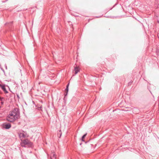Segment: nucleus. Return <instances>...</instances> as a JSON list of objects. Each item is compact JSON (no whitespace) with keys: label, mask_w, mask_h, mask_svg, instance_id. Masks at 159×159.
<instances>
[{"label":"nucleus","mask_w":159,"mask_h":159,"mask_svg":"<svg viewBox=\"0 0 159 159\" xmlns=\"http://www.w3.org/2000/svg\"><path fill=\"white\" fill-rule=\"evenodd\" d=\"M20 112L19 109L15 108L9 112L7 117V120L9 122H13L20 118Z\"/></svg>","instance_id":"f257e3e1"},{"label":"nucleus","mask_w":159,"mask_h":159,"mask_svg":"<svg viewBox=\"0 0 159 159\" xmlns=\"http://www.w3.org/2000/svg\"><path fill=\"white\" fill-rule=\"evenodd\" d=\"M21 146L23 147H26L27 145L28 147H31L32 145V143L27 139L24 140L21 143Z\"/></svg>","instance_id":"f03ea898"},{"label":"nucleus","mask_w":159,"mask_h":159,"mask_svg":"<svg viewBox=\"0 0 159 159\" xmlns=\"http://www.w3.org/2000/svg\"><path fill=\"white\" fill-rule=\"evenodd\" d=\"M4 128L6 129H9L11 127V125L10 123L4 124L3 125Z\"/></svg>","instance_id":"7ed1b4c3"},{"label":"nucleus","mask_w":159,"mask_h":159,"mask_svg":"<svg viewBox=\"0 0 159 159\" xmlns=\"http://www.w3.org/2000/svg\"><path fill=\"white\" fill-rule=\"evenodd\" d=\"M19 136L20 138H25L27 136V134L25 132H23L19 134Z\"/></svg>","instance_id":"20e7f679"},{"label":"nucleus","mask_w":159,"mask_h":159,"mask_svg":"<svg viewBox=\"0 0 159 159\" xmlns=\"http://www.w3.org/2000/svg\"><path fill=\"white\" fill-rule=\"evenodd\" d=\"M0 87L2 89L4 92L5 93H8L7 91V90L5 88V85H4L0 84Z\"/></svg>","instance_id":"39448f33"},{"label":"nucleus","mask_w":159,"mask_h":159,"mask_svg":"<svg viewBox=\"0 0 159 159\" xmlns=\"http://www.w3.org/2000/svg\"><path fill=\"white\" fill-rule=\"evenodd\" d=\"M50 157L51 159H56V155L53 151L51 153Z\"/></svg>","instance_id":"423d86ee"},{"label":"nucleus","mask_w":159,"mask_h":159,"mask_svg":"<svg viewBox=\"0 0 159 159\" xmlns=\"http://www.w3.org/2000/svg\"><path fill=\"white\" fill-rule=\"evenodd\" d=\"M74 70L75 71V74H76L80 71V69L78 67H75Z\"/></svg>","instance_id":"0eeeda50"},{"label":"nucleus","mask_w":159,"mask_h":159,"mask_svg":"<svg viewBox=\"0 0 159 159\" xmlns=\"http://www.w3.org/2000/svg\"><path fill=\"white\" fill-rule=\"evenodd\" d=\"M69 84L68 83V84L66 86V87L65 89L66 91V93L65 94V96H66L67 94V93L68 91V86L69 85Z\"/></svg>","instance_id":"6e6552de"},{"label":"nucleus","mask_w":159,"mask_h":159,"mask_svg":"<svg viewBox=\"0 0 159 159\" xmlns=\"http://www.w3.org/2000/svg\"><path fill=\"white\" fill-rule=\"evenodd\" d=\"M62 133L61 130H60L57 133V136L59 138H60L61 135Z\"/></svg>","instance_id":"1a4fd4ad"},{"label":"nucleus","mask_w":159,"mask_h":159,"mask_svg":"<svg viewBox=\"0 0 159 159\" xmlns=\"http://www.w3.org/2000/svg\"><path fill=\"white\" fill-rule=\"evenodd\" d=\"M87 133H86L85 134H84V135L82 137V140L83 141H84V138L86 136V135H87Z\"/></svg>","instance_id":"9d476101"},{"label":"nucleus","mask_w":159,"mask_h":159,"mask_svg":"<svg viewBox=\"0 0 159 159\" xmlns=\"http://www.w3.org/2000/svg\"><path fill=\"white\" fill-rule=\"evenodd\" d=\"M157 36L159 39V33L157 34Z\"/></svg>","instance_id":"9b49d317"},{"label":"nucleus","mask_w":159,"mask_h":159,"mask_svg":"<svg viewBox=\"0 0 159 159\" xmlns=\"http://www.w3.org/2000/svg\"><path fill=\"white\" fill-rule=\"evenodd\" d=\"M40 109H41L42 108V107H40Z\"/></svg>","instance_id":"f8f14e48"},{"label":"nucleus","mask_w":159,"mask_h":159,"mask_svg":"<svg viewBox=\"0 0 159 159\" xmlns=\"http://www.w3.org/2000/svg\"><path fill=\"white\" fill-rule=\"evenodd\" d=\"M1 103L2 104H3V102H2Z\"/></svg>","instance_id":"ddd939ff"},{"label":"nucleus","mask_w":159,"mask_h":159,"mask_svg":"<svg viewBox=\"0 0 159 159\" xmlns=\"http://www.w3.org/2000/svg\"><path fill=\"white\" fill-rule=\"evenodd\" d=\"M158 51H157L156 52L157 53Z\"/></svg>","instance_id":"4468645a"}]
</instances>
